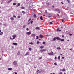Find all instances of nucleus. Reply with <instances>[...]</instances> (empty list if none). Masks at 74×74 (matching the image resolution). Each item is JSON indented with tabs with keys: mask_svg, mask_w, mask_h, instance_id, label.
Wrapping results in <instances>:
<instances>
[{
	"mask_svg": "<svg viewBox=\"0 0 74 74\" xmlns=\"http://www.w3.org/2000/svg\"><path fill=\"white\" fill-rule=\"evenodd\" d=\"M36 29L37 30H40V28L39 27H36Z\"/></svg>",
	"mask_w": 74,
	"mask_h": 74,
	"instance_id": "15",
	"label": "nucleus"
},
{
	"mask_svg": "<svg viewBox=\"0 0 74 74\" xmlns=\"http://www.w3.org/2000/svg\"><path fill=\"white\" fill-rule=\"evenodd\" d=\"M34 18H36V14H34Z\"/></svg>",
	"mask_w": 74,
	"mask_h": 74,
	"instance_id": "27",
	"label": "nucleus"
},
{
	"mask_svg": "<svg viewBox=\"0 0 74 74\" xmlns=\"http://www.w3.org/2000/svg\"><path fill=\"white\" fill-rule=\"evenodd\" d=\"M3 34V32H1L0 33V35H2Z\"/></svg>",
	"mask_w": 74,
	"mask_h": 74,
	"instance_id": "21",
	"label": "nucleus"
},
{
	"mask_svg": "<svg viewBox=\"0 0 74 74\" xmlns=\"http://www.w3.org/2000/svg\"><path fill=\"white\" fill-rule=\"evenodd\" d=\"M54 59L55 60H56V59H57V58H56V57H55Z\"/></svg>",
	"mask_w": 74,
	"mask_h": 74,
	"instance_id": "47",
	"label": "nucleus"
},
{
	"mask_svg": "<svg viewBox=\"0 0 74 74\" xmlns=\"http://www.w3.org/2000/svg\"><path fill=\"white\" fill-rule=\"evenodd\" d=\"M65 69L64 68L62 69V71H65Z\"/></svg>",
	"mask_w": 74,
	"mask_h": 74,
	"instance_id": "25",
	"label": "nucleus"
},
{
	"mask_svg": "<svg viewBox=\"0 0 74 74\" xmlns=\"http://www.w3.org/2000/svg\"><path fill=\"white\" fill-rule=\"evenodd\" d=\"M12 37H13V39H15V37H16V35H14L12 36Z\"/></svg>",
	"mask_w": 74,
	"mask_h": 74,
	"instance_id": "5",
	"label": "nucleus"
},
{
	"mask_svg": "<svg viewBox=\"0 0 74 74\" xmlns=\"http://www.w3.org/2000/svg\"><path fill=\"white\" fill-rule=\"evenodd\" d=\"M70 36H72V34H69Z\"/></svg>",
	"mask_w": 74,
	"mask_h": 74,
	"instance_id": "52",
	"label": "nucleus"
},
{
	"mask_svg": "<svg viewBox=\"0 0 74 74\" xmlns=\"http://www.w3.org/2000/svg\"><path fill=\"white\" fill-rule=\"evenodd\" d=\"M11 1H12V0H10V1H8V3H10V2H11Z\"/></svg>",
	"mask_w": 74,
	"mask_h": 74,
	"instance_id": "26",
	"label": "nucleus"
},
{
	"mask_svg": "<svg viewBox=\"0 0 74 74\" xmlns=\"http://www.w3.org/2000/svg\"><path fill=\"white\" fill-rule=\"evenodd\" d=\"M22 13H23V14H25V13H26V12H25L24 11H22Z\"/></svg>",
	"mask_w": 74,
	"mask_h": 74,
	"instance_id": "28",
	"label": "nucleus"
},
{
	"mask_svg": "<svg viewBox=\"0 0 74 74\" xmlns=\"http://www.w3.org/2000/svg\"><path fill=\"white\" fill-rule=\"evenodd\" d=\"M12 69L10 68L8 69V70H12Z\"/></svg>",
	"mask_w": 74,
	"mask_h": 74,
	"instance_id": "22",
	"label": "nucleus"
},
{
	"mask_svg": "<svg viewBox=\"0 0 74 74\" xmlns=\"http://www.w3.org/2000/svg\"><path fill=\"white\" fill-rule=\"evenodd\" d=\"M25 27H26V25H24L23 26V28H25Z\"/></svg>",
	"mask_w": 74,
	"mask_h": 74,
	"instance_id": "37",
	"label": "nucleus"
},
{
	"mask_svg": "<svg viewBox=\"0 0 74 74\" xmlns=\"http://www.w3.org/2000/svg\"><path fill=\"white\" fill-rule=\"evenodd\" d=\"M26 30L27 31H28L29 30V28H27L26 29Z\"/></svg>",
	"mask_w": 74,
	"mask_h": 74,
	"instance_id": "49",
	"label": "nucleus"
},
{
	"mask_svg": "<svg viewBox=\"0 0 74 74\" xmlns=\"http://www.w3.org/2000/svg\"><path fill=\"white\" fill-rule=\"evenodd\" d=\"M61 4H64L62 2H61Z\"/></svg>",
	"mask_w": 74,
	"mask_h": 74,
	"instance_id": "59",
	"label": "nucleus"
},
{
	"mask_svg": "<svg viewBox=\"0 0 74 74\" xmlns=\"http://www.w3.org/2000/svg\"><path fill=\"white\" fill-rule=\"evenodd\" d=\"M61 28H63V26H62L61 27Z\"/></svg>",
	"mask_w": 74,
	"mask_h": 74,
	"instance_id": "62",
	"label": "nucleus"
},
{
	"mask_svg": "<svg viewBox=\"0 0 74 74\" xmlns=\"http://www.w3.org/2000/svg\"><path fill=\"white\" fill-rule=\"evenodd\" d=\"M57 49H58V50H59L60 49H61V48H60V47H57Z\"/></svg>",
	"mask_w": 74,
	"mask_h": 74,
	"instance_id": "18",
	"label": "nucleus"
},
{
	"mask_svg": "<svg viewBox=\"0 0 74 74\" xmlns=\"http://www.w3.org/2000/svg\"><path fill=\"white\" fill-rule=\"evenodd\" d=\"M39 37L41 38H43V36H42V34H40Z\"/></svg>",
	"mask_w": 74,
	"mask_h": 74,
	"instance_id": "10",
	"label": "nucleus"
},
{
	"mask_svg": "<svg viewBox=\"0 0 74 74\" xmlns=\"http://www.w3.org/2000/svg\"><path fill=\"white\" fill-rule=\"evenodd\" d=\"M55 40H56V37L54 38L53 40V41H55Z\"/></svg>",
	"mask_w": 74,
	"mask_h": 74,
	"instance_id": "24",
	"label": "nucleus"
},
{
	"mask_svg": "<svg viewBox=\"0 0 74 74\" xmlns=\"http://www.w3.org/2000/svg\"><path fill=\"white\" fill-rule=\"evenodd\" d=\"M12 44L13 45H18V43L15 42H13L12 43Z\"/></svg>",
	"mask_w": 74,
	"mask_h": 74,
	"instance_id": "7",
	"label": "nucleus"
},
{
	"mask_svg": "<svg viewBox=\"0 0 74 74\" xmlns=\"http://www.w3.org/2000/svg\"><path fill=\"white\" fill-rule=\"evenodd\" d=\"M20 5H21L20 3H18L17 4V5H16V7H19V6H20Z\"/></svg>",
	"mask_w": 74,
	"mask_h": 74,
	"instance_id": "12",
	"label": "nucleus"
},
{
	"mask_svg": "<svg viewBox=\"0 0 74 74\" xmlns=\"http://www.w3.org/2000/svg\"><path fill=\"white\" fill-rule=\"evenodd\" d=\"M47 5H49V3H47Z\"/></svg>",
	"mask_w": 74,
	"mask_h": 74,
	"instance_id": "34",
	"label": "nucleus"
},
{
	"mask_svg": "<svg viewBox=\"0 0 74 74\" xmlns=\"http://www.w3.org/2000/svg\"><path fill=\"white\" fill-rule=\"evenodd\" d=\"M66 1H68L69 3H70V1L69 0H66Z\"/></svg>",
	"mask_w": 74,
	"mask_h": 74,
	"instance_id": "41",
	"label": "nucleus"
},
{
	"mask_svg": "<svg viewBox=\"0 0 74 74\" xmlns=\"http://www.w3.org/2000/svg\"><path fill=\"white\" fill-rule=\"evenodd\" d=\"M58 59H59V60H60V56H59L58 57Z\"/></svg>",
	"mask_w": 74,
	"mask_h": 74,
	"instance_id": "40",
	"label": "nucleus"
},
{
	"mask_svg": "<svg viewBox=\"0 0 74 74\" xmlns=\"http://www.w3.org/2000/svg\"><path fill=\"white\" fill-rule=\"evenodd\" d=\"M21 18V16H18V19H19Z\"/></svg>",
	"mask_w": 74,
	"mask_h": 74,
	"instance_id": "32",
	"label": "nucleus"
},
{
	"mask_svg": "<svg viewBox=\"0 0 74 74\" xmlns=\"http://www.w3.org/2000/svg\"><path fill=\"white\" fill-rule=\"evenodd\" d=\"M62 59H64V57H62Z\"/></svg>",
	"mask_w": 74,
	"mask_h": 74,
	"instance_id": "58",
	"label": "nucleus"
},
{
	"mask_svg": "<svg viewBox=\"0 0 74 74\" xmlns=\"http://www.w3.org/2000/svg\"><path fill=\"white\" fill-rule=\"evenodd\" d=\"M62 38H64V35H62Z\"/></svg>",
	"mask_w": 74,
	"mask_h": 74,
	"instance_id": "44",
	"label": "nucleus"
},
{
	"mask_svg": "<svg viewBox=\"0 0 74 74\" xmlns=\"http://www.w3.org/2000/svg\"><path fill=\"white\" fill-rule=\"evenodd\" d=\"M52 23H52V22H50V24L51 25H52Z\"/></svg>",
	"mask_w": 74,
	"mask_h": 74,
	"instance_id": "50",
	"label": "nucleus"
},
{
	"mask_svg": "<svg viewBox=\"0 0 74 74\" xmlns=\"http://www.w3.org/2000/svg\"><path fill=\"white\" fill-rule=\"evenodd\" d=\"M70 41V40H67V41Z\"/></svg>",
	"mask_w": 74,
	"mask_h": 74,
	"instance_id": "63",
	"label": "nucleus"
},
{
	"mask_svg": "<svg viewBox=\"0 0 74 74\" xmlns=\"http://www.w3.org/2000/svg\"><path fill=\"white\" fill-rule=\"evenodd\" d=\"M29 51H31V50H32V48L30 47L29 48Z\"/></svg>",
	"mask_w": 74,
	"mask_h": 74,
	"instance_id": "29",
	"label": "nucleus"
},
{
	"mask_svg": "<svg viewBox=\"0 0 74 74\" xmlns=\"http://www.w3.org/2000/svg\"><path fill=\"white\" fill-rule=\"evenodd\" d=\"M13 64L14 66H16V65L17 64V61H14L13 62Z\"/></svg>",
	"mask_w": 74,
	"mask_h": 74,
	"instance_id": "2",
	"label": "nucleus"
},
{
	"mask_svg": "<svg viewBox=\"0 0 74 74\" xmlns=\"http://www.w3.org/2000/svg\"><path fill=\"white\" fill-rule=\"evenodd\" d=\"M31 33L32 32L30 31L26 33V34H27V35H30V34H31Z\"/></svg>",
	"mask_w": 74,
	"mask_h": 74,
	"instance_id": "3",
	"label": "nucleus"
},
{
	"mask_svg": "<svg viewBox=\"0 0 74 74\" xmlns=\"http://www.w3.org/2000/svg\"><path fill=\"white\" fill-rule=\"evenodd\" d=\"M13 5H16V3H14L13 4Z\"/></svg>",
	"mask_w": 74,
	"mask_h": 74,
	"instance_id": "42",
	"label": "nucleus"
},
{
	"mask_svg": "<svg viewBox=\"0 0 74 74\" xmlns=\"http://www.w3.org/2000/svg\"><path fill=\"white\" fill-rule=\"evenodd\" d=\"M42 44H45V42H42Z\"/></svg>",
	"mask_w": 74,
	"mask_h": 74,
	"instance_id": "36",
	"label": "nucleus"
},
{
	"mask_svg": "<svg viewBox=\"0 0 74 74\" xmlns=\"http://www.w3.org/2000/svg\"><path fill=\"white\" fill-rule=\"evenodd\" d=\"M45 13H47V10L45 11Z\"/></svg>",
	"mask_w": 74,
	"mask_h": 74,
	"instance_id": "45",
	"label": "nucleus"
},
{
	"mask_svg": "<svg viewBox=\"0 0 74 74\" xmlns=\"http://www.w3.org/2000/svg\"><path fill=\"white\" fill-rule=\"evenodd\" d=\"M29 44H31V45H33L34 44L32 42H31L30 43H29Z\"/></svg>",
	"mask_w": 74,
	"mask_h": 74,
	"instance_id": "17",
	"label": "nucleus"
},
{
	"mask_svg": "<svg viewBox=\"0 0 74 74\" xmlns=\"http://www.w3.org/2000/svg\"><path fill=\"white\" fill-rule=\"evenodd\" d=\"M31 21V18H29V20L28 21V22H29V21Z\"/></svg>",
	"mask_w": 74,
	"mask_h": 74,
	"instance_id": "43",
	"label": "nucleus"
},
{
	"mask_svg": "<svg viewBox=\"0 0 74 74\" xmlns=\"http://www.w3.org/2000/svg\"><path fill=\"white\" fill-rule=\"evenodd\" d=\"M59 74H63V73H62V72H60V73Z\"/></svg>",
	"mask_w": 74,
	"mask_h": 74,
	"instance_id": "53",
	"label": "nucleus"
},
{
	"mask_svg": "<svg viewBox=\"0 0 74 74\" xmlns=\"http://www.w3.org/2000/svg\"><path fill=\"white\" fill-rule=\"evenodd\" d=\"M33 21H31L30 22L31 23V24H32V23H33Z\"/></svg>",
	"mask_w": 74,
	"mask_h": 74,
	"instance_id": "38",
	"label": "nucleus"
},
{
	"mask_svg": "<svg viewBox=\"0 0 74 74\" xmlns=\"http://www.w3.org/2000/svg\"><path fill=\"white\" fill-rule=\"evenodd\" d=\"M31 36L32 37H34L36 36V35H35V34H31Z\"/></svg>",
	"mask_w": 74,
	"mask_h": 74,
	"instance_id": "8",
	"label": "nucleus"
},
{
	"mask_svg": "<svg viewBox=\"0 0 74 74\" xmlns=\"http://www.w3.org/2000/svg\"><path fill=\"white\" fill-rule=\"evenodd\" d=\"M48 16L49 17H51V16L52 15L51 14H49L48 15Z\"/></svg>",
	"mask_w": 74,
	"mask_h": 74,
	"instance_id": "11",
	"label": "nucleus"
},
{
	"mask_svg": "<svg viewBox=\"0 0 74 74\" xmlns=\"http://www.w3.org/2000/svg\"><path fill=\"white\" fill-rule=\"evenodd\" d=\"M41 71H39V72H38V73H41Z\"/></svg>",
	"mask_w": 74,
	"mask_h": 74,
	"instance_id": "54",
	"label": "nucleus"
},
{
	"mask_svg": "<svg viewBox=\"0 0 74 74\" xmlns=\"http://www.w3.org/2000/svg\"><path fill=\"white\" fill-rule=\"evenodd\" d=\"M48 10L49 11H51V9H48Z\"/></svg>",
	"mask_w": 74,
	"mask_h": 74,
	"instance_id": "46",
	"label": "nucleus"
},
{
	"mask_svg": "<svg viewBox=\"0 0 74 74\" xmlns=\"http://www.w3.org/2000/svg\"><path fill=\"white\" fill-rule=\"evenodd\" d=\"M56 39L58 40V41H60L61 39L59 37H56Z\"/></svg>",
	"mask_w": 74,
	"mask_h": 74,
	"instance_id": "6",
	"label": "nucleus"
},
{
	"mask_svg": "<svg viewBox=\"0 0 74 74\" xmlns=\"http://www.w3.org/2000/svg\"><path fill=\"white\" fill-rule=\"evenodd\" d=\"M3 51H2V54H3Z\"/></svg>",
	"mask_w": 74,
	"mask_h": 74,
	"instance_id": "64",
	"label": "nucleus"
},
{
	"mask_svg": "<svg viewBox=\"0 0 74 74\" xmlns=\"http://www.w3.org/2000/svg\"><path fill=\"white\" fill-rule=\"evenodd\" d=\"M1 25H2V24L1 23H0V26H1Z\"/></svg>",
	"mask_w": 74,
	"mask_h": 74,
	"instance_id": "61",
	"label": "nucleus"
},
{
	"mask_svg": "<svg viewBox=\"0 0 74 74\" xmlns=\"http://www.w3.org/2000/svg\"><path fill=\"white\" fill-rule=\"evenodd\" d=\"M17 55H20V51H18L17 54Z\"/></svg>",
	"mask_w": 74,
	"mask_h": 74,
	"instance_id": "20",
	"label": "nucleus"
},
{
	"mask_svg": "<svg viewBox=\"0 0 74 74\" xmlns=\"http://www.w3.org/2000/svg\"><path fill=\"white\" fill-rule=\"evenodd\" d=\"M37 44H40V42L39 41L37 42Z\"/></svg>",
	"mask_w": 74,
	"mask_h": 74,
	"instance_id": "33",
	"label": "nucleus"
},
{
	"mask_svg": "<svg viewBox=\"0 0 74 74\" xmlns=\"http://www.w3.org/2000/svg\"><path fill=\"white\" fill-rule=\"evenodd\" d=\"M29 54H30V53L28 51L26 53V54H25V56L29 55Z\"/></svg>",
	"mask_w": 74,
	"mask_h": 74,
	"instance_id": "4",
	"label": "nucleus"
},
{
	"mask_svg": "<svg viewBox=\"0 0 74 74\" xmlns=\"http://www.w3.org/2000/svg\"><path fill=\"white\" fill-rule=\"evenodd\" d=\"M13 17H14V18H16V16H15L14 15L13 16Z\"/></svg>",
	"mask_w": 74,
	"mask_h": 74,
	"instance_id": "51",
	"label": "nucleus"
},
{
	"mask_svg": "<svg viewBox=\"0 0 74 74\" xmlns=\"http://www.w3.org/2000/svg\"><path fill=\"white\" fill-rule=\"evenodd\" d=\"M21 8L22 9H25V7H24L22 6L21 7Z\"/></svg>",
	"mask_w": 74,
	"mask_h": 74,
	"instance_id": "31",
	"label": "nucleus"
},
{
	"mask_svg": "<svg viewBox=\"0 0 74 74\" xmlns=\"http://www.w3.org/2000/svg\"><path fill=\"white\" fill-rule=\"evenodd\" d=\"M40 19L41 20V21H42L43 20V19H42V16H41L40 17Z\"/></svg>",
	"mask_w": 74,
	"mask_h": 74,
	"instance_id": "14",
	"label": "nucleus"
},
{
	"mask_svg": "<svg viewBox=\"0 0 74 74\" xmlns=\"http://www.w3.org/2000/svg\"><path fill=\"white\" fill-rule=\"evenodd\" d=\"M63 21H64V20L62 19V22H63Z\"/></svg>",
	"mask_w": 74,
	"mask_h": 74,
	"instance_id": "57",
	"label": "nucleus"
},
{
	"mask_svg": "<svg viewBox=\"0 0 74 74\" xmlns=\"http://www.w3.org/2000/svg\"><path fill=\"white\" fill-rule=\"evenodd\" d=\"M46 51V49H43L40 50V51H41V52H44V51Z\"/></svg>",
	"mask_w": 74,
	"mask_h": 74,
	"instance_id": "9",
	"label": "nucleus"
},
{
	"mask_svg": "<svg viewBox=\"0 0 74 74\" xmlns=\"http://www.w3.org/2000/svg\"><path fill=\"white\" fill-rule=\"evenodd\" d=\"M36 39H38V36H36Z\"/></svg>",
	"mask_w": 74,
	"mask_h": 74,
	"instance_id": "39",
	"label": "nucleus"
},
{
	"mask_svg": "<svg viewBox=\"0 0 74 74\" xmlns=\"http://www.w3.org/2000/svg\"><path fill=\"white\" fill-rule=\"evenodd\" d=\"M14 73H15V74H17V73L16 72H14Z\"/></svg>",
	"mask_w": 74,
	"mask_h": 74,
	"instance_id": "60",
	"label": "nucleus"
},
{
	"mask_svg": "<svg viewBox=\"0 0 74 74\" xmlns=\"http://www.w3.org/2000/svg\"><path fill=\"white\" fill-rule=\"evenodd\" d=\"M54 11H58V13H59V14H60V10L59 9H56L54 10Z\"/></svg>",
	"mask_w": 74,
	"mask_h": 74,
	"instance_id": "1",
	"label": "nucleus"
},
{
	"mask_svg": "<svg viewBox=\"0 0 74 74\" xmlns=\"http://www.w3.org/2000/svg\"><path fill=\"white\" fill-rule=\"evenodd\" d=\"M60 40V41H64V39H61V40Z\"/></svg>",
	"mask_w": 74,
	"mask_h": 74,
	"instance_id": "23",
	"label": "nucleus"
},
{
	"mask_svg": "<svg viewBox=\"0 0 74 74\" xmlns=\"http://www.w3.org/2000/svg\"><path fill=\"white\" fill-rule=\"evenodd\" d=\"M10 39H11V40H13V38H12L11 37L10 38Z\"/></svg>",
	"mask_w": 74,
	"mask_h": 74,
	"instance_id": "35",
	"label": "nucleus"
},
{
	"mask_svg": "<svg viewBox=\"0 0 74 74\" xmlns=\"http://www.w3.org/2000/svg\"><path fill=\"white\" fill-rule=\"evenodd\" d=\"M42 57H40V59H41V58H42Z\"/></svg>",
	"mask_w": 74,
	"mask_h": 74,
	"instance_id": "56",
	"label": "nucleus"
},
{
	"mask_svg": "<svg viewBox=\"0 0 74 74\" xmlns=\"http://www.w3.org/2000/svg\"><path fill=\"white\" fill-rule=\"evenodd\" d=\"M57 32H61V30H60L59 28H58L57 29Z\"/></svg>",
	"mask_w": 74,
	"mask_h": 74,
	"instance_id": "13",
	"label": "nucleus"
},
{
	"mask_svg": "<svg viewBox=\"0 0 74 74\" xmlns=\"http://www.w3.org/2000/svg\"><path fill=\"white\" fill-rule=\"evenodd\" d=\"M10 19L12 21H14V18H13V17H11L10 18Z\"/></svg>",
	"mask_w": 74,
	"mask_h": 74,
	"instance_id": "16",
	"label": "nucleus"
},
{
	"mask_svg": "<svg viewBox=\"0 0 74 74\" xmlns=\"http://www.w3.org/2000/svg\"><path fill=\"white\" fill-rule=\"evenodd\" d=\"M48 55H53V54L51 53H49Z\"/></svg>",
	"mask_w": 74,
	"mask_h": 74,
	"instance_id": "19",
	"label": "nucleus"
},
{
	"mask_svg": "<svg viewBox=\"0 0 74 74\" xmlns=\"http://www.w3.org/2000/svg\"><path fill=\"white\" fill-rule=\"evenodd\" d=\"M40 48L41 49H42V48H44V46H40Z\"/></svg>",
	"mask_w": 74,
	"mask_h": 74,
	"instance_id": "30",
	"label": "nucleus"
},
{
	"mask_svg": "<svg viewBox=\"0 0 74 74\" xmlns=\"http://www.w3.org/2000/svg\"><path fill=\"white\" fill-rule=\"evenodd\" d=\"M54 64L55 65H57V64H56V63L55 62V63H54Z\"/></svg>",
	"mask_w": 74,
	"mask_h": 74,
	"instance_id": "48",
	"label": "nucleus"
},
{
	"mask_svg": "<svg viewBox=\"0 0 74 74\" xmlns=\"http://www.w3.org/2000/svg\"><path fill=\"white\" fill-rule=\"evenodd\" d=\"M60 71H62V69H60Z\"/></svg>",
	"mask_w": 74,
	"mask_h": 74,
	"instance_id": "55",
	"label": "nucleus"
}]
</instances>
